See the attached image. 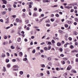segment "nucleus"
I'll return each mask as SVG.
<instances>
[{
  "label": "nucleus",
  "instance_id": "nucleus-39",
  "mask_svg": "<svg viewBox=\"0 0 78 78\" xmlns=\"http://www.w3.org/2000/svg\"><path fill=\"white\" fill-rule=\"evenodd\" d=\"M60 56H62V57H64V55H63V54H61L60 55Z\"/></svg>",
  "mask_w": 78,
  "mask_h": 78
},
{
  "label": "nucleus",
  "instance_id": "nucleus-9",
  "mask_svg": "<svg viewBox=\"0 0 78 78\" xmlns=\"http://www.w3.org/2000/svg\"><path fill=\"white\" fill-rule=\"evenodd\" d=\"M52 59V58H51V57H48V59L49 61H51V60Z\"/></svg>",
  "mask_w": 78,
  "mask_h": 78
},
{
  "label": "nucleus",
  "instance_id": "nucleus-12",
  "mask_svg": "<svg viewBox=\"0 0 78 78\" xmlns=\"http://www.w3.org/2000/svg\"><path fill=\"white\" fill-rule=\"evenodd\" d=\"M2 56L3 57H5L6 56V55H5V54L4 53H2Z\"/></svg>",
  "mask_w": 78,
  "mask_h": 78
},
{
  "label": "nucleus",
  "instance_id": "nucleus-32",
  "mask_svg": "<svg viewBox=\"0 0 78 78\" xmlns=\"http://www.w3.org/2000/svg\"><path fill=\"white\" fill-rule=\"evenodd\" d=\"M48 64L49 66H52V63H51V62H49L48 63Z\"/></svg>",
  "mask_w": 78,
  "mask_h": 78
},
{
  "label": "nucleus",
  "instance_id": "nucleus-62",
  "mask_svg": "<svg viewBox=\"0 0 78 78\" xmlns=\"http://www.w3.org/2000/svg\"><path fill=\"white\" fill-rule=\"evenodd\" d=\"M39 12H41V11H42V9H39Z\"/></svg>",
  "mask_w": 78,
  "mask_h": 78
},
{
  "label": "nucleus",
  "instance_id": "nucleus-60",
  "mask_svg": "<svg viewBox=\"0 0 78 78\" xmlns=\"http://www.w3.org/2000/svg\"><path fill=\"white\" fill-rule=\"evenodd\" d=\"M2 8H5V5H3L2 6Z\"/></svg>",
  "mask_w": 78,
  "mask_h": 78
},
{
  "label": "nucleus",
  "instance_id": "nucleus-17",
  "mask_svg": "<svg viewBox=\"0 0 78 78\" xmlns=\"http://www.w3.org/2000/svg\"><path fill=\"white\" fill-rule=\"evenodd\" d=\"M72 53H75V52H77V51L76 50H73L71 51Z\"/></svg>",
  "mask_w": 78,
  "mask_h": 78
},
{
  "label": "nucleus",
  "instance_id": "nucleus-4",
  "mask_svg": "<svg viewBox=\"0 0 78 78\" xmlns=\"http://www.w3.org/2000/svg\"><path fill=\"white\" fill-rule=\"evenodd\" d=\"M2 1L3 2V3H4V4H6L7 3L6 1L5 0H2Z\"/></svg>",
  "mask_w": 78,
  "mask_h": 78
},
{
  "label": "nucleus",
  "instance_id": "nucleus-10",
  "mask_svg": "<svg viewBox=\"0 0 78 78\" xmlns=\"http://www.w3.org/2000/svg\"><path fill=\"white\" fill-rule=\"evenodd\" d=\"M7 67L8 68H9V67H11V64H7Z\"/></svg>",
  "mask_w": 78,
  "mask_h": 78
},
{
  "label": "nucleus",
  "instance_id": "nucleus-37",
  "mask_svg": "<svg viewBox=\"0 0 78 78\" xmlns=\"http://www.w3.org/2000/svg\"><path fill=\"white\" fill-rule=\"evenodd\" d=\"M51 22H54V21H55V20L53 19H51Z\"/></svg>",
  "mask_w": 78,
  "mask_h": 78
},
{
  "label": "nucleus",
  "instance_id": "nucleus-63",
  "mask_svg": "<svg viewBox=\"0 0 78 78\" xmlns=\"http://www.w3.org/2000/svg\"><path fill=\"white\" fill-rule=\"evenodd\" d=\"M58 5H54L53 7H58Z\"/></svg>",
  "mask_w": 78,
  "mask_h": 78
},
{
  "label": "nucleus",
  "instance_id": "nucleus-44",
  "mask_svg": "<svg viewBox=\"0 0 78 78\" xmlns=\"http://www.w3.org/2000/svg\"><path fill=\"white\" fill-rule=\"evenodd\" d=\"M47 73L48 75H50V72H49V71H47Z\"/></svg>",
  "mask_w": 78,
  "mask_h": 78
},
{
  "label": "nucleus",
  "instance_id": "nucleus-64",
  "mask_svg": "<svg viewBox=\"0 0 78 78\" xmlns=\"http://www.w3.org/2000/svg\"><path fill=\"white\" fill-rule=\"evenodd\" d=\"M76 62H78V58H76Z\"/></svg>",
  "mask_w": 78,
  "mask_h": 78
},
{
  "label": "nucleus",
  "instance_id": "nucleus-56",
  "mask_svg": "<svg viewBox=\"0 0 78 78\" xmlns=\"http://www.w3.org/2000/svg\"><path fill=\"white\" fill-rule=\"evenodd\" d=\"M78 43H77V42H76L75 43V45H78Z\"/></svg>",
  "mask_w": 78,
  "mask_h": 78
},
{
  "label": "nucleus",
  "instance_id": "nucleus-48",
  "mask_svg": "<svg viewBox=\"0 0 78 78\" xmlns=\"http://www.w3.org/2000/svg\"><path fill=\"white\" fill-rule=\"evenodd\" d=\"M30 5H33V2H30L29 3Z\"/></svg>",
  "mask_w": 78,
  "mask_h": 78
},
{
  "label": "nucleus",
  "instance_id": "nucleus-30",
  "mask_svg": "<svg viewBox=\"0 0 78 78\" xmlns=\"http://www.w3.org/2000/svg\"><path fill=\"white\" fill-rule=\"evenodd\" d=\"M66 8H67V9H70V7L69 6H66L65 7Z\"/></svg>",
  "mask_w": 78,
  "mask_h": 78
},
{
  "label": "nucleus",
  "instance_id": "nucleus-52",
  "mask_svg": "<svg viewBox=\"0 0 78 78\" xmlns=\"http://www.w3.org/2000/svg\"><path fill=\"white\" fill-rule=\"evenodd\" d=\"M65 37H68V34H66Z\"/></svg>",
  "mask_w": 78,
  "mask_h": 78
},
{
  "label": "nucleus",
  "instance_id": "nucleus-6",
  "mask_svg": "<svg viewBox=\"0 0 78 78\" xmlns=\"http://www.w3.org/2000/svg\"><path fill=\"white\" fill-rule=\"evenodd\" d=\"M21 41V39L20 38V37H18V40H17L18 42H20Z\"/></svg>",
  "mask_w": 78,
  "mask_h": 78
},
{
  "label": "nucleus",
  "instance_id": "nucleus-23",
  "mask_svg": "<svg viewBox=\"0 0 78 78\" xmlns=\"http://www.w3.org/2000/svg\"><path fill=\"white\" fill-rule=\"evenodd\" d=\"M61 62H62V63L63 64H65V63H66V62H65V61H61Z\"/></svg>",
  "mask_w": 78,
  "mask_h": 78
},
{
  "label": "nucleus",
  "instance_id": "nucleus-29",
  "mask_svg": "<svg viewBox=\"0 0 78 78\" xmlns=\"http://www.w3.org/2000/svg\"><path fill=\"white\" fill-rule=\"evenodd\" d=\"M48 50H50V49H51V46H48Z\"/></svg>",
  "mask_w": 78,
  "mask_h": 78
},
{
  "label": "nucleus",
  "instance_id": "nucleus-40",
  "mask_svg": "<svg viewBox=\"0 0 78 78\" xmlns=\"http://www.w3.org/2000/svg\"><path fill=\"white\" fill-rule=\"evenodd\" d=\"M40 76H43V75H44V74H43V73H40Z\"/></svg>",
  "mask_w": 78,
  "mask_h": 78
},
{
  "label": "nucleus",
  "instance_id": "nucleus-36",
  "mask_svg": "<svg viewBox=\"0 0 78 78\" xmlns=\"http://www.w3.org/2000/svg\"><path fill=\"white\" fill-rule=\"evenodd\" d=\"M29 8H32V6L31 5H29Z\"/></svg>",
  "mask_w": 78,
  "mask_h": 78
},
{
  "label": "nucleus",
  "instance_id": "nucleus-55",
  "mask_svg": "<svg viewBox=\"0 0 78 78\" xmlns=\"http://www.w3.org/2000/svg\"><path fill=\"white\" fill-rule=\"evenodd\" d=\"M75 20L76 22H78V19H77L76 18H75Z\"/></svg>",
  "mask_w": 78,
  "mask_h": 78
},
{
  "label": "nucleus",
  "instance_id": "nucleus-21",
  "mask_svg": "<svg viewBox=\"0 0 78 78\" xmlns=\"http://www.w3.org/2000/svg\"><path fill=\"white\" fill-rule=\"evenodd\" d=\"M3 70L4 72H5V71H6V68H5V67L4 66L3 67Z\"/></svg>",
  "mask_w": 78,
  "mask_h": 78
},
{
  "label": "nucleus",
  "instance_id": "nucleus-24",
  "mask_svg": "<svg viewBox=\"0 0 78 78\" xmlns=\"http://www.w3.org/2000/svg\"><path fill=\"white\" fill-rule=\"evenodd\" d=\"M68 23H69V24H70L71 23H72V21H68Z\"/></svg>",
  "mask_w": 78,
  "mask_h": 78
},
{
  "label": "nucleus",
  "instance_id": "nucleus-13",
  "mask_svg": "<svg viewBox=\"0 0 78 78\" xmlns=\"http://www.w3.org/2000/svg\"><path fill=\"white\" fill-rule=\"evenodd\" d=\"M55 16L56 17H59V15L58 13L55 14Z\"/></svg>",
  "mask_w": 78,
  "mask_h": 78
},
{
  "label": "nucleus",
  "instance_id": "nucleus-42",
  "mask_svg": "<svg viewBox=\"0 0 78 78\" xmlns=\"http://www.w3.org/2000/svg\"><path fill=\"white\" fill-rule=\"evenodd\" d=\"M59 50L60 51H61V52H62V48H60L59 49Z\"/></svg>",
  "mask_w": 78,
  "mask_h": 78
},
{
  "label": "nucleus",
  "instance_id": "nucleus-61",
  "mask_svg": "<svg viewBox=\"0 0 78 78\" xmlns=\"http://www.w3.org/2000/svg\"><path fill=\"white\" fill-rule=\"evenodd\" d=\"M70 12H73V9H71V10Z\"/></svg>",
  "mask_w": 78,
  "mask_h": 78
},
{
  "label": "nucleus",
  "instance_id": "nucleus-41",
  "mask_svg": "<svg viewBox=\"0 0 78 78\" xmlns=\"http://www.w3.org/2000/svg\"><path fill=\"white\" fill-rule=\"evenodd\" d=\"M59 33H63V32H62V30H59Z\"/></svg>",
  "mask_w": 78,
  "mask_h": 78
},
{
  "label": "nucleus",
  "instance_id": "nucleus-27",
  "mask_svg": "<svg viewBox=\"0 0 78 78\" xmlns=\"http://www.w3.org/2000/svg\"><path fill=\"white\" fill-rule=\"evenodd\" d=\"M19 19H16V22H19Z\"/></svg>",
  "mask_w": 78,
  "mask_h": 78
},
{
  "label": "nucleus",
  "instance_id": "nucleus-49",
  "mask_svg": "<svg viewBox=\"0 0 78 78\" xmlns=\"http://www.w3.org/2000/svg\"><path fill=\"white\" fill-rule=\"evenodd\" d=\"M46 25L47 27H50V25L48 24H47Z\"/></svg>",
  "mask_w": 78,
  "mask_h": 78
},
{
  "label": "nucleus",
  "instance_id": "nucleus-33",
  "mask_svg": "<svg viewBox=\"0 0 78 78\" xmlns=\"http://www.w3.org/2000/svg\"><path fill=\"white\" fill-rule=\"evenodd\" d=\"M16 59H13L12 60V62H16Z\"/></svg>",
  "mask_w": 78,
  "mask_h": 78
},
{
  "label": "nucleus",
  "instance_id": "nucleus-35",
  "mask_svg": "<svg viewBox=\"0 0 78 78\" xmlns=\"http://www.w3.org/2000/svg\"><path fill=\"white\" fill-rule=\"evenodd\" d=\"M65 26L66 28H67V27H69V25H67V24H65Z\"/></svg>",
  "mask_w": 78,
  "mask_h": 78
},
{
  "label": "nucleus",
  "instance_id": "nucleus-50",
  "mask_svg": "<svg viewBox=\"0 0 78 78\" xmlns=\"http://www.w3.org/2000/svg\"><path fill=\"white\" fill-rule=\"evenodd\" d=\"M54 14H52L51 15V17H54Z\"/></svg>",
  "mask_w": 78,
  "mask_h": 78
},
{
  "label": "nucleus",
  "instance_id": "nucleus-20",
  "mask_svg": "<svg viewBox=\"0 0 78 78\" xmlns=\"http://www.w3.org/2000/svg\"><path fill=\"white\" fill-rule=\"evenodd\" d=\"M63 59L64 60V61H67L68 59L66 58H63Z\"/></svg>",
  "mask_w": 78,
  "mask_h": 78
},
{
  "label": "nucleus",
  "instance_id": "nucleus-2",
  "mask_svg": "<svg viewBox=\"0 0 78 78\" xmlns=\"http://www.w3.org/2000/svg\"><path fill=\"white\" fill-rule=\"evenodd\" d=\"M57 45L58 47H60V46H61V43L59 42H58L57 43Z\"/></svg>",
  "mask_w": 78,
  "mask_h": 78
},
{
  "label": "nucleus",
  "instance_id": "nucleus-53",
  "mask_svg": "<svg viewBox=\"0 0 78 78\" xmlns=\"http://www.w3.org/2000/svg\"><path fill=\"white\" fill-rule=\"evenodd\" d=\"M33 44V41H32L31 42H30V44L31 45H32Z\"/></svg>",
  "mask_w": 78,
  "mask_h": 78
},
{
  "label": "nucleus",
  "instance_id": "nucleus-28",
  "mask_svg": "<svg viewBox=\"0 0 78 78\" xmlns=\"http://www.w3.org/2000/svg\"><path fill=\"white\" fill-rule=\"evenodd\" d=\"M13 70L14 71H18V69H13Z\"/></svg>",
  "mask_w": 78,
  "mask_h": 78
},
{
  "label": "nucleus",
  "instance_id": "nucleus-11",
  "mask_svg": "<svg viewBox=\"0 0 78 78\" xmlns=\"http://www.w3.org/2000/svg\"><path fill=\"white\" fill-rule=\"evenodd\" d=\"M33 16L34 17H36V16H37V14H36V13H34L33 14Z\"/></svg>",
  "mask_w": 78,
  "mask_h": 78
},
{
  "label": "nucleus",
  "instance_id": "nucleus-3",
  "mask_svg": "<svg viewBox=\"0 0 78 78\" xmlns=\"http://www.w3.org/2000/svg\"><path fill=\"white\" fill-rule=\"evenodd\" d=\"M17 67L19 68V67H20L18 66L17 65H15L13 66V68H17Z\"/></svg>",
  "mask_w": 78,
  "mask_h": 78
},
{
  "label": "nucleus",
  "instance_id": "nucleus-7",
  "mask_svg": "<svg viewBox=\"0 0 78 78\" xmlns=\"http://www.w3.org/2000/svg\"><path fill=\"white\" fill-rule=\"evenodd\" d=\"M71 72H72V73H76V71L73 70V69L71 71Z\"/></svg>",
  "mask_w": 78,
  "mask_h": 78
},
{
  "label": "nucleus",
  "instance_id": "nucleus-43",
  "mask_svg": "<svg viewBox=\"0 0 78 78\" xmlns=\"http://www.w3.org/2000/svg\"><path fill=\"white\" fill-rule=\"evenodd\" d=\"M7 55L8 56H9V53L8 52H7Z\"/></svg>",
  "mask_w": 78,
  "mask_h": 78
},
{
  "label": "nucleus",
  "instance_id": "nucleus-54",
  "mask_svg": "<svg viewBox=\"0 0 78 78\" xmlns=\"http://www.w3.org/2000/svg\"><path fill=\"white\" fill-rule=\"evenodd\" d=\"M11 8H8V10L9 11H11Z\"/></svg>",
  "mask_w": 78,
  "mask_h": 78
},
{
  "label": "nucleus",
  "instance_id": "nucleus-26",
  "mask_svg": "<svg viewBox=\"0 0 78 78\" xmlns=\"http://www.w3.org/2000/svg\"><path fill=\"white\" fill-rule=\"evenodd\" d=\"M2 14H5L6 13V12L4 11L2 12Z\"/></svg>",
  "mask_w": 78,
  "mask_h": 78
},
{
  "label": "nucleus",
  "instance_id": "nucleus-59",
  "mask_svg": "<svg viewBox=\"0 0 78 78\" xmlns=\"http://www.w3.org/2000/svg\"><path fill=\"white\" fill-rule=\"evenodd\" d=\"M31 39H34V36H32L31 37Z\"/></svg>",
  "mask_w": 78,
  "mask_h": 78
},
{
  "label": "nucleus",
  "instance_id": "nucleus-51",
  "mask_svg": "<svg viewBox=\"0 0 78 78\" xmlns=\"http://www.w3.org/2000/svg\"><path fill=\"white\" fill-rule=\"evenodd\" d=\"M36 31H40V29H36Z\"/></svg>",
  "mask_w": 78,
  "mask_h": 78
},
{
  "label": "nucleus",
  "instance_id": "nucleus-22",
  "mask_svg": "<svg viewBox=\"0 0 78 78\" xmlns=\"http://www.w3.org/2000/svg\"><path fill=\"white\" fill-rule=\"evenodd\" d=\"M23 61H26L27 60V58H23Z\"/></svg>",
  "mask_w": 78,
  "mask_h": 78
},
{
  "label": "nucleus",
  "instance_id": "nucleus-15",
  "mask_svg": "<svg viewBox=\"0 0 78 78\" xmlns=\"http://www.w3.org/2000/svg\"><path fill=\"white\" fill-rule=\"evenodd\" d=\"M26 24H28L29 23V20H26L25 21Z\"/></svg>",
  "mask_w": 78,
  "mask_h": 78
},
{
  "label": "nucleus",
  "instance_id": "nucleus-57",
  "mask_svg": "<svg viewBox=\"0 0 78 78\" xmlns=\"http://www.w3.org/2000/svg\"><path fill=\"white\" fill-rule=\"evenodd\" d=\"M45 44V43L44 42H43V43H42L41 44V45H44V44Z\"/></svg>",
  "mask_w": 78,
  "mask_h": 78
},
{
  "label": "nucleus",
  "instance_id": "nucleus-31",
  "mask_svg": "<svg viewBox=\"0 0 78 78\" xmlns=\"http://www.w3.org/2000/svg\"><path fill=\"white\" fill-rule=\"evenodd\" d=\"M45 67V65L42 64L41 65V67L43 68Z\"/></svg>",
  "mask_w": 78,
  "mask_h": 78
},
{
  "label": "nucleus",
  "instance_id": "nucleus-19",
  "mask_svg": "<svg viewBox=\"0 0 78 78\" xmlns=\"http://www.w3.org/2000/svg\"><path fill=\"white\" fill-rule=\"evenodd\" d=\"M53 38L54 39H55V40H56V39H57V40H59V38L58 37H55V38L53 37Z\"/></svg>",
  "mask_w": 78,
  "mask_h": 78
},
{
  "label": "nucleus",
  "instance_id": "nucleus-58",
  "mask_svg": "<svg viewBox=\"0 0 78 78\" xmlns=\"http://www.w3.org/2000/svg\"><path fill=\"white\" fill-rule=\"evenodd\" d=\"M48 44L49 45H50L51 43V42L49 41L48 42Z\"/></svg>",
  "mask_w": 78,
  "mask_h": 78
},
{
  "label": "nucleus",
  "instance_id": "nucleus-25",
  "mask_svg": "<svg viewBox=\"0 0 78 78\" xmlns=\"http://www.w3.org/2000/svg\"><path fill=\"white\" fill-rule=\"evenodd\" d=\"M36 52V50L35 49H34L32 51V52L33 53H35Z\"/></svg>",
  "mask_w": 78,
  "mask_h": 78
},
{
  "label": "nucleus",
  "instance_id": "nucleus-16",
  "mask_svg": "<svg viewBox=\"0 0 78 78\" xmlns=\"http://www.w3.org/2000/svg\"><path fill=\"white\" fill-rule=\"evenodd\" d=\"M23 71H21L20 72V75H23Z\"/></svg>",
  "mask_w": 78,
  "mask_h": 78
},
{
  "label": "nucleus",
  "instance_id": "nucleus-47",
  "mask_svg": "<svg viewBox=\"0 0 78 78\" xmlns=\"http://www.w3.org/2000/svg\"><path fill=\"white\" fill-rule=\"evenodd\" d=\"M61 43L62 44H65V42L64 41H62L61 42Z\"/></svg>",
  "mask_w": 78,
  "mask_h": 78
},
{
  "label": "nucleus",
  "instance_id": "nucleus-38",
  "mask_svg": "<svg viewBox=\"0 0 78 78\" xmlns=\"http://www.w3.org/2000/svg\"><path fill=\"white\" fill-rule=\"evenodd\" d=\"M11 48L12 49H14V48H15L14 47H13V46H11Z\"/></svg>",
  "mask_w": 78,
  "mask_h": 78
},
{
  "label": "nucleus",
  "instance_id": "nucleus-14",
  "mask_svg": "<svg viewBox=\"0 0 78 78\" xmlns=\"http://www.w3.org/2000/svg\"><path fill=\"white\" fill-rule=\"evenodd\" d=\"M70 48H71V49H72V48H74V46H73V45H71L70 46Z\"/></svg>",
  "mask_w": 78,
  "mask_h": 78
},
{
  "label": "nucleus",
  "instance_id": "nucleus-46",
  "mask_svg": "<svg viewBox=\"0 0 78 78\" xmlns=\"http://www.w3.org/2000/svg\"><path fill=\"white\" fill-rule=\"evenodd\" d=\"M22 11L23 12H25V11H26V10L25 9H23L22 10Z\"/></svg>",
  "mask_w": 78,
  "mask_h": 78
},
{
  "label": "nucleus",
  "instance_id": "nucleus-5",
  "mask_svg": "<svg viewBox=\"0 0 78 78\" xmlns=\"http://www.w3.org/2000/svg\"><path fill=\"white\" fill-rule=\"evenodd\" d=\"M5 62H7V63L9 62V59L6 58L5 59Z\"/></svg>",
  "mask_w": 78,
  "mask_h": 78
},
{
  "label": "nucleus",
  "instance_id": "nucleus-1",
  "mask_svg": "<svg viewBox=\"0 0 78 78\" xmlns=\"http://www.w3.org/2000/svg\"><path fill=\"white\" fill-rule=\"evenodd\" d=\"M72 68V66H71L70 65H69L67 67V69L68 70H70V68Z\"/></svg>",
  "mask_w": 78,
  "mask_h": 78
},
{
  "label": "nucleus",
  "instance_id": "nucleus-34",
  "mask_svg": "<svg viewBox=\"0 0 78 78\" xmlns=\"http://www.w3.org/2000/svg\"><path fill=\"white\" fill-rule=\"evenodd\" d=\"M51 42L52 43H55V41H54V40H52L51 41Z\"/></svg>",
  "mask_w": 78,
  "mask_h": 78
},
{
  "label": "nucleus",
  "instance_id": "nucleus-45",
  "mask_svg": "<svg viewBox=\"0 0 78 78\" xmlns=\"http://www.w3.org/2000/svg\"><path fill=\"white\" fill-rule=\"evenodd\" d=\"M55 60V61H58V60H59V59L58 58H55L54 59Z\"/></svg>",
  "mask_w": 78,
  "mask_h": 78
},
{
  "label": "nucleus",
  "instance_id": "nucleus-18",
  "mask_svg": "<svg viewBox=\"0 0 78 78\" xmlns=\"http://www.w3.org/2000/svg\"><path fill=\"white\" fill-rule=\"evenodd\" d=\"M23 55V54L22 53V52H20V56H22Z\"/></svg>",
  "mask_w": 78,
  "mask_h": 78
},
{
  "label": "nucleus",
  "instance_id": "nucleus-8",
  "mask_svg": "<svg viewBox=\"0 0 78 78\" xmlns=\"http://www.w3.org/2000/svg\"><path fill=\"white\" fill-rule=\"evenodd\" d=\"M69 43H67L66 44H65L64 45V47H67V45H69Z\"/></svg>",
  "mask_w": 78,
  "mask_h": 78
}]
</instances>
